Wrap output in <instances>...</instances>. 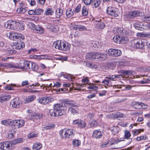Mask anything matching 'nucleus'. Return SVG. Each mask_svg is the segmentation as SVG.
Returning a JSON list of instances; mask_svg holds the SVG:
<instances>
[{"instance_id":"nucleus-1","label":"nucleus","mask_w":150,"mask_h":150,"mask_svg":"<svg viewBox=\"0 0 150 150\" xmlns=\"http://www.w3.org/2000/svg\"><path fill=\"white\" fill-rule=\"evenodd\" d=\"M50 115L54 117L61 116L65 114L64 107L62 105L59 104L55 105L53 109H51L49 111Z\"/></svg>"},{"instance_id":"nucleus-2","label":"nucleus","mask_w":150,"mask_h":150,"mask_svg":"<svg viewBox=\"0 0 150 150\" xmlns=\"http://www.w3.org/2000/svg\"><path fill=\"white\" fill-rule=\"evenodd\" d=\"M53 46L56 49L63 51L69 50L71 46L70 44L68 42L62 40H57L54 42Z\"/></svg>"},{"instance_id":"nucleus-3","label":"nucleus","mask_w":150,"mask_h":150,"mask_svg":"<svg viewBox=\"0 0 150 150\" xmlns=\"http://www.w3.org/2000/svg\"><path fill=\"white\" fill-rule=\"evenodd\" d=\"M64 105H67L69 107L68 111L69 113L73 115H77L78 113V106L76 103H74L71 102L67 101L64 103Z\"/></svg>"},{"instance_id":"nucleus-4","label":"nucleus","mask_w":150,"mask_h":150,"mask_svg":"<svg viewBox=\"0 0 150 150\" xmlns=\"http://www.w3.org/2000/svg\"><path fill=\"white\" fill-rule=\"evenodd\" d=\"M74 131L70 129H62L59 132L60 136L63 138H71L74 135Z\"/></svg>"},{"instance_id":"nucleus-5","label":"nucleus","mask_w":150,"mask_h":150,"mask_svg":"<svg viewBox=\"0 0 150 150\" xmlns=\"http://www.w3.org/2000/svg\"><path fill=\"white\" fill-rule=\"evenodd\" d=\"M132 45L133 47L137 49H142L144 45L143 41L140 39H134L132 41Z\"/></svg>"},{"instance_id":"nucleus-6","label":"nucleus","mask_w":150,"mask_h":150,"mask_svg":"<svg viewBox=\"0 0 150 150\" xmlns=\"http://www.w3.org/2000/svg\"><path fill=\"white\" fill-rule=\"evenodd\" d=\"M107 13L109 15L115 17L117 16L119 14L117 9L111 7L108 8Z\"/></svg>"},{"instance_id":"nucleus-7","label":"nucleus","mask_w":150,"mask_h":150,"mask_svg":"<svg viewBox=\"0 0 150 150\" xmlns=\"http://www.w3.org/2000/svg\"><path fill=\"white\" fill-rule=\"evenodd\" d=\"M108 52L110 56L113 57L118 56L121 54V51L117 49H110L108 50Z\"/></svg>"},{"instance_id":"nucleus-8","label":"nucleus","mask_w":150,"mask_h":150,"mask_svg":"<svg viewBox=\"0 0 150 150\" xmlns=\"http://www.w3.org/2000/svg\"><path fill=\"white\" fill-rule=\"evenodd\" d=\"M25 123V121L23 120H13L12 124L18 128H19L23 126Z\"/></svg>"},{"instance_id":"nucleus-9","label":"nucleus","mask_w":150,"mask_h":150,"mask_svg":"<svg viewBox=\"0 0 150 150\" xmlns=\"http://www.w3.org/2000/svg\"><path fill=\"white\" fill-rule=\"evenodd\" d=\"M140 14V13L139 11H133L129 12L127 16L128 18H132L139 16Z\"/></svg>"},{"instance_id":"nucleus-10","label":"nucleus","mask_w":150,"mask_h":150,"mask_svg":"<svg viewBox=\"0 0 150 150\" xmlns=\"http://www.w3.org/2000/svg\"><path fill=\"white\" fill-rule=\"evenodd\" d=\"M84 86H86V85L83 84L80 85L77 83H72V89L75 90L81 91V88L84 87Z\"/></svg>"},{"instance_id":"nucleus-11","label":"nucleus","mask_w":150,"mask_h":150,"mask_svg":"<svg viewBox=\"0 0 150 150\" xmlns=\"http://www.w3.org/2000/svg\"><path fill=\"white\" fill-rule=\"evenodd\" d=\"M114 33L116 34H118L119 35H123L125 32V30H124L122 28H115L113 30Z\"/></svg>"},{"instance_id":"nucleus-12","label":"nucleus","mask_w":150,"mask_h":150,"mask_svg":"<svg viewBox=\"0 0 150 150\" xmlns=\"http://www.w3.org/2000/svg\"><path fill=\"white\" fill-rule=\"evenodd\" d=\"M20 102L18 98H16L13 99L12 102V106L15 108H18L20 107Z\"/></svg>"},{"instance_id":"nucleus-13","label":"nucleus","mask_w":150,"mask_h":150,"mask_svg":"<svg viewBox=\"0 0 150 150\" xmlns=\"http://www.w3.org/2000/svg\"><path fill=\"white\" fill-rule=\"evenodd\" d=\"M23 26L22 24L19 22H15L14 30L21 31L23 30Z\"/></svg>"},{"instance_id":"nucleus-14","label":"nucleus","mask_w":150,"mask_h":150,"mask_svg":"<svg viewBox=\"0 0 150 150\" xmlns=\"http://www.w3.org/2000/svg\"><path fill=\"white\" fill-rule=\"evenodd\" d=\"M102 136V132L99 130H95L93 132V137L96 139L101 138Z\"/></svg>"},{"instance_id":"nucleus-15","label":"nucleus","mask_w":150,"mask_h":150,"mask_svg":"<svg viewBox=\"0 0 150 150\" xmlns=\"http://www.w3.org/2000/svg\"><path fill=\"white\" fill-rule=\"evenodd\" d=\"M14 22L8 21L5 25V26L7 29L14 30Z\"/></svg>"},{"instance_id":"nucleus-16","label":"nucleus","mask_w":150,"mask_h":150,"mask_svg":"<svg viewBox=\"0 0 150 150\" xmlns=\"http://www.w3.org/2000/svg\"><path fill=\"white\" fill-rule=\"evenodd\" d=\"M30 62L27 61H24L23 63L21 64V67L25 69H30Z\"/></svg>"},{"instance_id":"nucleus-17","label":"nucleus","mask_w":150,"mask_h":150,"mask_svg":"<svg viewBox=\"0 0 150 150\" xmlns=\"http://www.w3.org/2000/svg\"><path fill=\"white\" fill-rule=\"evenodd\" d=\"M11 96L9 95H0V102L7 100L11 98Z\"/></svg>"},{"instance_id":"nucleus-18","label":"nucleus","mask_w":150,"mask_h":150,"mask_svg":"<svg viewBox=\"0 0 150 150\" xmlns=\"http://www.w3.org/2000/svg\"><path fill=\"white\" fill-rule=\"evenodd\" d=\"M38 69V65L35 63L30 62V69L34 71H36Z\"/></svg>"},{"instance_id":"nucleus-19","label":"nucleus","mask_w":150,"mask_h":150,"mask_svg":"<svg viewBox=\"0 0 150 150\" xmlns=\"http://www.w3.org/2000/svg\"><path fill=\"white\" fill-rule=\"evenodd\" d=\"M101 2V0H94L91 3V6L93 8H96L99 6Z\"/></svg>"},{"instance_id":"nucleus-20","label":"nucleus","mask_w":150,"mask_h":150,"mask_svg":"<svg viewBox=\"0 0 150 150\" xmlns=\"http://www.w3.org/2000/svg\"><path fill=\"white\" fill-rule=\"evenodd\" d=\"M14 46L16 49H20L25 47L24 43L21 41L17 42Z\"/></svg>"},{"instance_id":"nucleus-21","label":"nucleus","mask_w":150,"mask_h":150,"mask_svg":"<svg viewBox=\"0 0 150 150\" xmlns=\"http://www.w3.org/2000/svg\"><path fill=\"white\" fill-rule=\"evenodd\" d=\"M12 142V141L6 142V149L10 150L13 148L14 146Z\"/></svg>"},{"instance_id":"nucleus-22","label":"nucleus","mask_w":150,"mask_h":150,"mask_svg":"<svg viewBox=\"0 0 150 150\" xmlns=\"http://www.w3.org/2000/svg\"><path fill=\"white\" fill-rule=\"evenodd\" d=\"M95 52L88 53L86 54V57L89 60H93L95 58Z\"/></svg>"},{"instance_id":"nucleus-23","label":"nucleus","mask_w":150,"mask_h":150,"mask_svg":"<svg viewBox=\"0 0 150 150\" xmlns=\"http://www.w3.org/2000/svg\"><path fill=\"white\" fill-rule=\"evenodd\" d=\"M133 106L135 109H139L142 108V103L134 102L133 103Z\"/></svg>"},{"instance_id":"nucleus-24","label":"nucleus","mask_w":150,"mask_h":150,"mask_svg":"<svg viewBox=\"0 0 150 150\" xmlns=\"http://www.w3.org/2000/svg\"><path fill=\"white\" fill-rule=\"evenodd\" d=\"M122 140H120L119 139L115 140L113 138L110 139L108 141L109 144L110 145H112L115 144H117L119 142L121 141Z\"/></svg>"},{"instance_id":"nucleus-25","label":"nucleus","mask_w":150,"mask_h":150,"mask_svg":"<svg viewBox=\"0 0 150 150\" xmlns=\"http://www.w3.org/2000/svg\"><path fill=\"white\" fill-rule=\"evenodd\" d=\"M74 29L76 30H78L79 31H86L87 28L86 27L82 25H76V27H74Z\"/></svg>"},{"instance_id":"nucleus-26","label":"nucleus","mask_w":150,"mask_h":150,"mask_svg":"<svg viewBox=\"0 0 150 150\" xmlns=\"http://www.w3.org/2000/svg\"><path fill=\"white\" fill-rule=\"evenodd\" d=\"M38 100L39 103L42 104L46 105L47 104L46 97L39 98Z\"/></svg>"},{"instance_id":"nucleus-27","label":"nucleus","mask_w":150,"mask_h":150,"mask_svg":"<svg viewBox=\"0 0 150 150\" xmlns=\"http://www.w3.org/2000/svg\"><path fill=\"white\" fill-rule=\"evenodd\" d=\"M122 77V76L120 75H110L106 77V78H108L109 80L110 81L111 80L114 81L115 78H120Z\"/></svg>"},{"instance_id":"nucleus-28","label":"nucleus","mask_w":150,"mask_h":150,"mask_svg":"<svg viewBox=\"0 0 150 150\" xmlns=\"http://www.w3.org/2000/svg\"><path fill=\"white\" fill-rule=\"evenodd\" d=\"M63 13L62 9H60V8H57L55 13L56 16L57 18H59L62 15Z\"/></svg>"},{"instance_id":"nucleus-29","label":"nucleus","mask_w":150,"mask_h":150,"mask_svg":"<svg viewBox=\"0 0 150 150\" xmlns=\"http://www.w3.org/2000/svg\"><path fill=\"white\" fill-rule=\"evenodd\" d=\"M13 120H2L1 121V124L6 126L9 125H12Z\"/></svg>"},{"instance_id":"nucleus-30","label":"nucleus","mask_w":150,"mask_h":150,"mask_svg":"<svg viewBox=\"0 0 150 150\" xmlns=\"http://www.w3.org/2000/svg\"><path fill=\"white\" fill-rule=\"evenodd\" d=\"M35 58H37L38 59H50V57L46 55H42L39 56H35Z\"/></svg>"},{"instance_id":"nucleus-31","label":"nucleus","mask_w":150,"mask_h":150,"mask_svg":"<svg viewBox=\"0 0 150 150\" xmlns=\"http://www.w3.org/2000/svg\"><path fill=\"white\" fill-rule=\"evenodd\" d=\"M74 13V10L72 11V9H69L67 10L66 12L67 16L68 18H70L72 16Z\"/></svg>"},{"instance_id":"nucleus-32","label":"nucleus","mask_w":150,"mask_h":150,"mask_svg":"<svg viewBox=\"0 0 150 150\" xmlns=\"http://www.w3.org/2000/svg\"><path fill=\"white\" fill-rule=\"evenodd\" d=\"M89 90L93 89L95 90H96L98 89V87L96 86L95 84L93 83L89 84L86 86Z\"/></svg>"},{"instance_id":"nucleus-33","label":"nucleus","mask_w":150,"mask_h":150,"mask_svg":"<svg viewBox=\"0 0 150 150\" xmlns=\"http://www.w3.org/2000/svg\"><path fill=\"white\" fill-rule=\"evenodd\" d=\"M42 146V144L39 143H35L33 146V149L36 150H39L40 149Z\"/></svg>"},{"instance_id":"nucleus-34","label":"nucleus","mask_w":150,"mask_h":150,"mask_svg":"<svg viewBox=\"0 0 150 150\" xmlns=\"http://www.w3.org/2000/svg\"><path fill=\"white\" fill-rule=\"evenodd\" d=\"M113 40L115 42L120 44L121 42V38L119 35L115 36L113 38Z\"/></svg>"},{"instance_id":"nucleus-35","label":"nucleus","mask_w":150,"mask_h":150,"mask_svg":"<svg viewBox=\"0 0 150 150\" xmlns=\"http://www.w3.org/2000/svg\"><path fill=\"white\" fill-rule=\"evenodd\" d=\"M23 139H22L21 138H18L15 140L12 141V142L14 146L17 144L23 142Z\"/></svg>"},{"instance_id":"nucleus-36","label":"nucleus","mask_w":150,"mask_h":150,"mask_svg":"<svg viewBox=\"0 0 150 150\" xmlns=\"http://www.w3.org/2000/svg\"><path fill=\"white\" fill-rule=\"evenodd\" d=\"M24 39V37L23 35L19 33H15L14 35V40H16L17 39Z\"/></svg>"},{"instance_id":"nucleus-37","label":"nucleus","mask_w":150,"mask_h":150,"mask_svg":"<svg viewBox=\"0 0 150 150\" xmlns=\"http://www.w3.org/2000/svg\"><path fill=\"white\" fill-rule=\"evenodd\" d=\"M52 89H53L57 93H62L63 92H66L67 89L66 88H59L58 90H57L56 88H52Z\"/></svg>"},{"instance_id":"nucleus-38","label":"nucleus","mask_w":150,"mask_h":150,"mask_svg":"<svg viewBox=\"0 0 150 150\" xmlns=\"http://www.w3.org/2000/svg\"><path fill=\"white\" fill-rule=\"evenodd\" d=\"M15 33L14 32H10L7 34V36L11 40H14V35Z\"/></svg>"},{"instance_id":"nucleus-39","label":"nucleus","mask_w":150,"mask_h":150,"mask_svg":"<svg viewBox=\"0 0 150 150\" xmlns=\"http://www.w3.org/2000/svg\"><path fill=\"white\" fill-rule=\"evenodd\" d=\"M82 13L84 16H86L88 14V9L85 6H83V7Z\"/></svg>"},{"instance_id":"nucleus-40","label":"nucleus","mask_w":150,"mask_h":150,"mask_svg":"<svg viewBox=\"0 0 150 150\" xmlns=\"http://www.w3.org/2000/svg\"><path fill=\"white\" fill-rule=\"evenodd\" d=\"M54 11L52 9L48 8L45 11V14L46 15H52Z\"/></svg>"},{"instance_id":"nucleus-41","label":"nucleus","mask_w":150,"mask_h":150,"mask_svg":"<svg viewBox=\"0 0 150 150\" xmlns=\"http://www.w3.org/2000/svg\"><path fill=\"white\" fill-rule=\"evenodd\" d=\"M35 97H36L35 96H29L26 98V101L28 103L34 100Z\"/></svg>"},{"instance_id":"nucleus-42","label":"nucleus","mask_w":150,"mask_h":150,"mask_svg":"<svg viewBox=\"0 0 150 150\" xmlns=\"http://www.w3.org/2000/svg\"><path fill=\"white\" fill-rule=\"evenodd\" d=\"M86 65L88 67L91 69H96L97 67L96 65L89 62H86Z\"/></svg>"},{"instance_id":"nucleus-43","label":"nucleus","mask_w":150,"mask_h":150,"mask_svg":"<svg viewBox=\"0 0 150 150\" xmlns=\"http://www.w3.org/2000/svg\"><path fill=\"white\" fill-rule=\"evenodd\" d=\"M81 142L79 140L74 139L73 140L72 144L74 146H77L81 144Z\"/></svg>"},{"instance_id":"nucleus-44","label":"nucleus","mask_w":150,"mask_h":150,"mask_svg":"<svg viewBox=\"0 0 150 150\" xmlns=\"http://www.w3.org/2000/svg\"><path fill=\"white\" fill-rule=\"evenodd\" d=\"M31 88H35V87L40 86V88L43 89L44 88V86L43 85H40L39 83H36L34 84H32L30 86Z\"/></svg>"},{"instance_id":"nucleus-45","label":"nucleus","mask_w":150,"mask_h":150,"mask_svg":"<svg viewBox=\"0 0 150 150\" xmlns=\"http://www.w3.org/2000/svg\"><path fill=\"white\" fill-rule=\"evenodd\" d=\"M139 24L138 22H136L134 24L135 28L138 30H141V29L142 28V23H140Z\"/></svg>"},{"instance_id":"nucleus-46","label":"nucleus","mask_w":150,"mask_h":150,"mask_svg":"<svg viewBox=\"0 0 150 150\" xmlns=\"http://www.w3.org/2000/svg\"><path fill=\"white\" fill-rule=\"evenodd\" d=\"M100 55L98 60H104L106 59L107 58V55L106 54H103L100 53Z\"/></svg>"},{"instance_id":"nucleus-47","label":"nucleus","mask_w":150,"mask_h":150,"mask_svg":"<svg viewBox=\"0 0 150 150\" xmlns=\"http://www.w3.org/2000/svg\"><path fill=\"white\" fill-rule=\"evenodd\" d=\"M55 127V125L54 124H50L42 128V129L44 130L45 129H52L54 128Z\"/></svg>"},{"instance_id":"nucleus-48","label":"nucleus","mask_w":150,"mask_h":150,"mask_svg":"<svg viewBox=\"0 0 150 150\" xmlns=\"http://www.w3.org/2000/svg\"><path fill=\"white\" fill-rule=\"evenodd\" d=\"M93 45L92 46L95 49L97 48L100 47L101 46V44L100 43H99L98 42H95L93 44L92 43Z\"/></svg>"},{"instance_id":"nucleus-49","label":"nucleus","mask_w":150,"mask_h":150,"mask_svg":"<svg viewBox=\"0 0 150 150\" xmlns=\"http://www.w3.org/2000/svg\"><path fill=\"white\" fill-rule=\"evenodd\" d=\"M35 28V30L37 31L38 33L41 34L44 33V30L41 27H40L38 26H37Z\"/></svg>"},{"instance_id":"nucleus-50","label":"nucleus","mask_w":150,"mask_h":150,"mask_svg":"<svg viewBox=\"0 0 150 150\" xmlns=\"http://www.w3.org/2000/svg\"><path fill=\"white\" fill-rule=\"evenodd\" d=\"M125 138L126 139H128L131 136V134L129 131L125 130L124 131Z\"/></svg>"},{"instance_id":"nucleus-51","label":"nucleus","mask_w":150,"mask_h":150,"mask_svg":"<svg viewBox=\"0 0 150 150\" xmlns=\"http://www.w3.org/2000/svg\"><path fill=\"white\" fill-rule=\"evenodd\" d=\"M6 142L0 143V149L3 150H6Z\"/></svg>"},{"instance_id":"nucleus-52","label":"nucleus","mask_w":150,"mask_h":150,"mask_svg":"<svg viewBox=\"0 0 150 150\" xmlns=\"http://www.w3.org/2000/svg\"><path fill=\"white\" fill-rule=\"evenodd\" d=\"M16 85L15 84L13 85L11 84V85H8L6 86L5 89L7 90H13V86H16Z\"/></svg>"},{"instance_id":"nucleus-53","label":"nucleus","mask_w":150,"mask_h":150,"mask_svg":"<svg viewBox=\"0 0 150 150\" xmlns=\"http://www.w3.org/2000/svg\"><path fill=\"white\" fill-rule=\"evenodd\" d=\"M86 126V124L85 122L81 120L79 124L78 127L81 128H84Z\"/></svg>"},{"instance_id":"nucleus-54","label":"nucleus","mask_w":150,"mask_h":150,"mask_svg":"<svg viewBox=\"0 0 150 150\" xmlns=\"http://www.w3.org/2000/svg\"><path fill=\"white\" fill-rule=\"evenodd\" d=\"M25 9L23 7H20L17 8V12L18 13H23L25 12Z\"/></svg>"},{"instance_id":"nucleus-55","label":"nucleus","mask_w":150,"mask_h":150,"mask_svg":"<svg viewBox=\"0 0 150 150\" xmlns=\"http://www.w3.org/2000/svg\"><path fill=\"white\" fill-rule=\"evenodd\" d=\"M128 41V39L127 37H122L121 38V42L122 44L127 43Z\"/></svg>"},{"instance_id":"nucleus-56","label":"nucleus","mask_w":150,"mask_h":150,"mask_svg":"<svg viewBox=\"0 0 150 150\" xmlns=\"http://www.w3.org/2000/svg\"><path fill=\"white\" fill-rule=\"evenodd\" d=\"M147 139L146 136H142L137 138L136 140L137 141H140L142 140H145Z\"/></svg>"},{"instance_id":"nucleus-57","label":"nucleus","mask_w":150,"mask_h":150,"mask_svg":"<svg viewBox=\"0 0 150 150\" xmlns=\"http://www.w3.org/2000/svg\"><path fill=\"white\" fill-rule=\"evenodd\" d=\"M35 15H39L42 12L43 9L38 8L34 10Z\"/></svg>"},{"instance_id":"nucleus-58","label":"nucleus","mask_w":150,"mask_h":150,"mask_svg":"<svg viewBox=\"0 0 150 150\" xmlns=\"http://www.w3.org/2000/svg\"><path fill=\"white\" fill-rule=\"evenodd\" d=\"M7 53L9 55H12L16 53V51L13 49L8 48L7 50Z\"/></svg>"},{"instance_id":"nucleus-59","label":"nucleus","mask_w":150,"mask_h":150,"mask_svg":"<svg viewBox=\"0 0 150 150\" xmlns=\"http://www.w3.org/2000/svg\"><path fill=\"white\" fill-rule=\"evenodd\" d=\"M82 81L84 83V84L86 85V86H84V87H86L87 86L86 84L88 83L89 80L88 79V77H86L85 78L83 79H82Z\"/></svg>"},{"instance_id":"nucleus-60","label":"nucleus","mask_w":150,"mask_h":150,"mask_svg":"<svg viewBox=\"0 0 150 150\" xmlns=\"http://www.w3.org/2000/svg\"><path fill=\"white\" fill-rule=\"evenodd\" d=\"M124 116L123 114L120 112H117L116 114V118L119 120H120V118H122Z\"/></svg>"},{"instance_id":"nucleus-61","label":"nucleus","mask_w":150,"mask_h":150,"mask_svg":"<svg viewBox=\"0 0 150 150\" xmlns=\"http://www.w3.org/2000/svg\"><path fill=\"white\" fill-rule=\"evenodd\" d=\"M141 37H144L146 38H150V33H145L140 34Z\"/></svg>"},{"instance_id":"nucleus-62","label":"nucleus","mask_w":150,"mask_h":150,"mask_svg":"<svg viewBox=\"0 0 150 150\" xmlns=\"http://www.w3.org/2000/svg\"><path fill=\"white\" fill-rule=\"evenodd\" d=\"M97 122L95 120H92L91 123V127H96L97 126Z\"/></svg>"},{"instance_id":"nucleus-63","label":"nucleus","mask_w":150,"mask_h":150,"mask_svg":"<svg viewBox=\"0 0 150 150\" xmlns=\"http://www.w3.org/2000/svg\"><path fill=\"white\" fill-rule=\"evenodd\" d=\"M81 6V5L80 4H79L76 8L75 10H74V13H79L80 11Z\"/></svg>"},{"instance_id":"nucleus-64","label":"nucleus","mask_w":150,"mask_h":150,"mask_svg":"<svg viewBox=\"0 0 150 150\" xmlns=\"http://www.w3.org/2000/svg\"><path fill=\"white\" fill-rule=\"evenodd\" d=\"M5 68H14L15 66L11 63H5Z\"/></svg>"}]
</instances>
